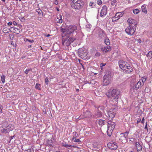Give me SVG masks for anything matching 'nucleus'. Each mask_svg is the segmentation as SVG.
<instances>
[{"instance_id": "nucleus-1", "label": "nucleus", "mask_w": 152, "mask_h": 152, "mask_svg": "<svg viewBox=\"0 0 152 152\" xmlns=\"http://www.w3.org/2000/svg\"><path fill=\"white\" fill-rule=\"evenodd\" d=\"M77 30V27L75 25H70L66 26L65 28H61V32H62L61 36L65 37L66 35H72L74 31Z\"/></svg>"}, {"instance_id": "nucleus-2", "label": "nucleus", "mask_w": 152, "mask_h": 152, "mask_svg": "<svg viewBox=\"0 0 152 152\" xmlns=\"http://www.w3.org/2000/svg\"><path fill=\"white\" fill-rule=\"evenodd\" d=\"M107 95L109 98H111L112 99L118 103V99L120 94V91L117 89H114L111 91L110 94L109 93Z\"/></svg>"}, {"instance_id": "nucleus-3", "label": "nucleus", "mask_w": 152, "mask_h": 152, "mask_svg": "<svg viewBox=\"0 0 152 152\" xmlns=\"http://www.w3.org/2000/svg\"><path fill=\"white\" fill-rule=\"evenodd\" d=\"M133 19L132 18H129L127 20V22L129 24V28L127 27L125 31L128 34L132 35L133 34L132 29L133 27L132 24L133 23Z\"/></svg>"}, {"instance_id": "nucleus-4", "label": "nucleus", "mask_w": 152, "mask_h": 152, "mask_svg": "<svg viewBox=\"0 0 152 152\" xmlns=\"http://www.w3.org/2000/svg\"><path fill=\"white\" fill-rule=\"evenodd\" d=\"M80 50H78V54L79 56L84 60H88L90 58V55L88 54V52L85 50L80 52Z\"/></svg>"}, {"instance_id": "nucleus-5", "label": "nucleus", "mask_w": 152, "mask_h": 152, "mask_svg": "<svg viewBox=\"0 0 152 152\" xmlns=\"http://www.w3.org/2000/svg\"><path fill=\"white\" fill-rule=\"evenodd\" d=\"M71 35H67L65 36V45L68 47L76 39V38L72 37H70Z\"/></svg>"}, {"instance_id": "nucleus-6", "label": "nucleus", "mask_w": 152, "mask_h": 152, "mask_svg": "<svg viewBox=\"0 0 152 152\" xmlns=\"http://www.w3.org/2000/svg\"><path fill=\"white\" fill-rule=\"evenodd\" d=\"M14 129L13 125L12 124H8L6 128H3L1 130L2 133L7 134L10 131H12Z\"/></svg>"}, {"instance_id": "nucleus-7", "label": "nucleus", "mask_w": 152, "mask_h": 152, "mask_svg": "<svg viewBox=\"0 0 152 152\" xmlns=\"http://www.w3.org/2000/svg\"><path fill=\"white\" fill-rule=\"evenodd\" d=\"M107 146L110 149L113 150H115L118 148L117 143L114 142H109L107 144Z\"/></svg>"}, {"instance_id": "nucleus-8", "label": "nucleus", "mask_w": 152, "mask_h": 152, "mask_svg": "<svg viewBox=\"0 0 152 152\" xmlns=\"http://www.w3.org/2000/svg\"><path fill=\"white\" fill-rule=\"evenodd\" d=\"M115 110H116L115 108L113 109H111L109 111L107 112V115L108 116L109 119L110 120H112L113 118L116 114V113L115 112Z\"/></svg>"}, {"instance_id": "nucleus-9", "label": "nucleus", "mask_w": 152, "mask_h": 152, "mask_svg": "<svg viewBox=\"0 0 152 152\" xmlns=\"http://www.w3.org/2000/svg\"><path fill=\"white\" fill-rule=\"evenodd\" d=\"M111 78L110 77L104 75L103 77V83L105 85H107L109 84L111 81Z\"/></svg>"}, {"instance_id": "nucleus-10", "label": "nucleus", "mask_w": 152, "mask_h": 152, "mask_svg": "<svg viewBox=\"0 0 152 152\" xmlns=\"http://www.w3.org/2000/svg\"><path fill=\"white\" fill-rule=\"evenodd\" d=\"M76 9L79 10L82 8L84 5V2L83 1H77L76 2Z\"/></svg>"}, {"instance_id": "nucleus-11", "label": "nucleus", "mask_w": 152, "mask_h": 152, "mask_svg": "<svg viewBox=\"0 0 152 152\" xmlns=\"http://www.w3.org/2000/svg\"><path fill=\"white\" fill-rule=\"evenodd\" d=\"M115 123L114 122H113L109 126H107V134L109 136H111V134L110 133H108L109 131L110 130L111 132L112 130H113L115 127Z\"/></svg>"}, {"instance_id": "nucleus-12", "label": "nucleus", "mask_w": 152, "mask_h": 152, "mask_svg": "<svg viewBox=\"0 0 152 152\" xmlns=\"http://www.w3.org/2000/svg\"><path fill=\"white\" fill-rule=\"evenodd\" d=\"M123 71L124 73H129L132 71V67H119Z\"/></svg>"}, {"instance_id": "nucleus-13", "label": "nucleus", "mask_w": 152, "mask_h": 152, "mask_svg": "<svg viewBox=\"0 0 152 152\" xmlns=\"http://www.w3.org/2000/svg\"><path fill=\"white\" fill-rule=\"evenodd\" d=\"M107 7L106 5H104L102 7V9L100 13V16L103 17L107 14Z\"/></svg>"}, {"instance_id": "nucleus-14", "label": "nucleus", "mask_w": 152, "mask_h": 152, "mask_svg": "<svg viewBox=\"0 0 152 152\" xmlns=\"http://www.w3.org/2000/svg\"><path fill=\"white\" fill-rule=\"evenodd\" d=\"M83 114L85 118L90 117L91 116V113L88 110H83Z\"/></svg>"}, {"instance_id": "nucleus-15", "label": "nucleus", "mask_w": 152, "mask_h": 152, "mask_svg": "<svg viewBox=\"0 0 152 152\" xmlns=\"http://www.w3.org/2000/svg\"><path fill=\"white\" fill-rule=\"evenodd\" d=\"M118 64L120 66H128L127 64V62L124 61L123 60H121L118 61Z\"/></svg>"}, {"instance_id": "nucleus-16", "label": "nucleus", "mask_w": 152, "mask_h": 152, "mask_svg": "<svg viewBox=\"0 0 152 152\" xmlns=\"http://www.w3.org/2000/svg\"><path fill=\"white\" fill-rule=\"evenodd\" d=\"M135 147L134 149H136L137 151L141 150V146L139 142L137 141H135Z\"/></svg>"}, {"instance_id": "nucleus-17", "label": "nucleus", "mask_w": 152, "mask_h": 152, "mask_svg": "<svg viewBox=\"0 0 152 152\" xmlns=\"http://www.w3.org/2000/svg\"><path fill=\"white\" fill-rule=\"evenodd\" d=\"M144 83L143 82H141L140 80L135 85V88H138L140 86H142L144 85Z\"/></svg>"}, {"instance_id": "nucleus-18", "label": "nucleus", "mask_w": 152, "mask_h": 152, "mask_svg": "<svg viewBox=\"0 0 152 152\" xmlns=\"http://www.w3.org/2000/svg\"><path fill=\"white\" fill-rule=\"evenodd\" d=\"M141 9L142 12H143L145 14L147 13L146 6L144 4L142 6Z\"/></svg>"}, {"instance_id": "nucleus-19", "label": "nucleus", "mask_w": 152, "mask_h": 152, "mask_svg": "<svg viewBox=\"0 0 152 152\" xmlns=\"http://www.w3.org/2000/svg\"><path fill=\"white\" fill-rule=\"evenodd\" d=\"M105 34V32L103 30H102L99 32V37L102 38L104 37L103 34Z\"/></svg>"}, {"instance_id": "nucleus-20", "label": "nucleus", "mask_w": 152, "mask_h": 152, "mask_svg": "<svg viewBox=\"0 0 152 152\" xmlns=\"http://www.w3.org/2000/svg\"><path fill=\"white\" fill-rule=\"evenodd\" d=\"M104 43L107 45H110V41L108 37H106L104 40Z\"/></svg>"}, {"instance_id": "nucleus-21", "label": "nucleus", "mask_w": 152, "mask_h": 152, "mask_svg": "<svg viewBox=\"0 0 152 152\" xmlns=\"http://www.w3.org/2000/svg\"><path fill=\"white\" fill-rule=\"evenodd\" d=\"M128 133L126 132H125L123 133H122L121 134L122 135L121 137H122V138H121V139H120L121 140H123V139H126V137L127 136V134Z\"/></svg>"}, {"instance_id": "nucleus-22", "label": "nucleus", "mask_w": 152, "mask_h": 152, "mask_svg": "<svg viewBox=\"0 0 152 152\" xmlns=\"http://www.w3.org/2000/svg\"><path fill=\"white\" fill-rule=\"evenodd\" d=\"M53 142V141L51 139H48L47 140V144L48 145H49L50 146H52V144Z\"/></svg>"}, {"instance_id": "nucleus-23", "label": "nucleus", "mask_w": 152, "mask_h": 152, "mask_svg": "<svg viewBox=\"0 0 152 152\" xmlns=\"http://www.w3.org/2000/svg\"><path fill=\"white\" fill-rule=\"evenodd\" d=\"M8 125V122L6 121H5L2 123L1 127L3 128H6Z\"/></svg>"}, {"instance_id": "nucleus-24", "label": "nucleus", "mask_w": 152, "mask_h": 152, "mask_svg": "<svg viewBox=\"0 0 152 152\" xmlns=\"http://www.w3.org/2000/svg\"><path fill=\"white\" fill-rule=\"evenodd\" d=\"M102 113L100 111H99L97 110V113L95 115L97 118H99L102 116Z\"/></svg>"}, {"instance_id": "nucleus-25", "label": "nucleus", "mask_w": 152, "mask_h": 152, "mask_svg": "<svg viewBox=\"0 0 152 152\" xmlns=\"http://www.w3.org/2000/svg\"><path fill=\"white\" fill-rule=\"evenodd\" d=\"M104 107L103 106H99L97 108V110L99 111H100L102 113L104 111Z\"/></svg>"}, {"instance_id": "nucleus-26", "label": "nucleus", "mask_w": 152, "mask_h": 152, "mask_svg": "<svg viewBox=\"0 0 152 152\" xmlns=\"http://www.w3.org/2000/svg\"><path fill=\"white\" fill-rule=\"evenodd\" d=\"M106 73L104 75H106L108 77H110L111 78V71L109 70L106 71L105 72Z\"/></svg>"}, {"instance_id": "nucleus-27", "label": "nucleus", "mask_w": 152, "mask_h": 152, "mask_svg": "<svg viewBox=\"0 0 152 152\" xmlns=\"http://www.w3.org/2000/svg\"><path fill=\"white\" fill-rule=\"evenodd\" d=\"M63 146L64 147L66 148H68L69 149H71V148H69V147H76L74 145H71L67 144H66V143H65V144H64V143H63Z\"/></svg>"}, {"instance_id": "nucleus-28", "label": "nucleus", "mask_w": 152, "mask_h": 152, "mask_svg": "<svg viewBox=\"0 0 152 152\" xmlns=\"http://www.w3.org/2000/svg\"><path fill=\"white\" fill-rule=\"evenodd\" d=\"M132 86V81L131 82V86H130V91H129V94H130V96L132 97L133 96V92L132 90L133 91Z\"/></svg>"}, {"instance_id": "nucleus-29", "label": "nucleus", "mask_w": 152, "mask_h": 152, "mask_svg": "<svg viewBox=\"0 0 152 152\" xmlns=\"http://www.w3.org/2000/svg\"><path fill=\"white\" fill-rule=\"evenodd\" d=\"M98 123L100 125L102 126L104 124V120L102 119L99 120Z\"/></svg>"}, {"instance_id": "nucleus-30", "label": "nucleus", "mask_w": 152, "mask_h": 152, "mask_svg": "<svg viewBox=\"0 0 152 152\" xmlns=\"http://www.w3.org/2000/svg\"><path fill=\"white\" fill-rule=\"evenodd\" d=\"M148 59H150L152 58V52L149 51L147 55Z\"/></svg>"}, {"instance_id": "nucleus-31", "label": "nucleus", "mask_w": 152, "mask_h": 152, "mask_svg": "<svg viewBox=\"0 0 152 152\" xmlns=\"http://www.w3.org/2000/svg\"><path fill=\"white\" fill-rule=\"evenodd\" d=\"M140 12V10H138L137 9L134 10V14H137Z\"/></svg>"}, {"instance_id": "nucleus-32", "label": "nucleus", "mask_w": 152, "mask_h": 152, "mask_svg": "<svg viewBox=\"0 0 152 152\" xmlns=\"http://www.w3.org/2000/svg\"><path fill=\"white\" fill-rule=\"evenodd\" d=\"M75 138H76L75 137H73L72 138V140H74V141L75 142H81V141L79 139H76Z\"/></svg>"}, {"instance_id": "nucleus-33", "label": "nucleus", "mask_w": 152, "mask_h": 152, "mask_svg": "<svg viewBox=\"0 0 152 152\" xmlns=\"http://www.w3.org/2000/svg\"><path fill=\"white\" fill-rule=\"evenodd\" d=\"M3 31L5 33H8V28L7 27L4 28L3 30Z\"/></svg>"}, {"instance_id": "nucleus-34", "label": "nucleus", "mask_w": 152, "mask_h": 152, "mask_svg": "<svg viewBox=\"0 0 152 152\" xmlns=\"http://www.w3.org/2000/svg\"><path fill=\"white\" fill-rule=\"evenodd\" d=\"M76 4V2L75 3H71V7L73 8V9H76V5H75Z\"/></svg>"}, {"instance_id": "nucleus-35", "label": "nucleus", "mask_w": 152, "mask_h": 152, "mask_svg": "<svg viewBox=\"0 0 152 152\" xmlns=\"http://www.w3.org/2000/svg\"><path fill=\"white\" fill-rule=\"evenodd\" d=\"M40 86V85L37 83L36 84L35 87L36 89H38L39 90H41V88L39 87V86Z\"/></svg>"}, {"instance_id": "nucleus-36", "label": "nucleus", "mask_w": 152, "mask_h": 152, "mask_svg": "<svg viewBox=\"0 0 152 152\" xmlns=\"http://www.w3.org/2000/svg\"><path fill=\"white\" fill-rule=\"evenodd\" d=\"M106 48L107 49L105 51L106 53L110 51L111 50V48L110 46H106Z\"/></svg>"}, {"instance_id": "nucleus-37", "label": "nucleus", "mask_w": 152, "mask_h": 152, "mask_svg": "<svg viewBox=\"0 0 152 152\" xmlns=\"http://www.w3.org/2000/svg\"><path fill=\"white\" fill-rule=\"evenodd\" d=\"M1 80L2 83H4L5 82V77L4 75H2L1 77Z\"/></svg>"}, {"instance_id": "nucleus-38", "label": "nucleus", "mask_w": 152, "mask_h": 152, "mask_svg": "<svg viewBox=\"0 0 152 152\" xmlns=\"http://www.w3.org/2000/svg\"><path fill=\"white\" fill-rule=\"evenodd\" d=\"M24 40L25 41H28L31 43H33L34 42V40L33 39L29 40L27 39H24Z\"/></svg>"}, {"instance_id": "nucleus-39", "label": "nucleus", "mask_w": 152, "mask_h": 152, "mask_svg": "<svg viewBox=\"0 0 152 152\" xmlns=\"http://www.w3.org/2000/svg\"><path fill=\"white\" fill-rule=\"evenodd\" d=\"M60 19H59L57 18V19L58 20H57V21L59 23H62V20L61 19V16L60 15Z\"/></svg>"}, {"instance_id": "nucleus-40", "label": "nucleus", "mask_w": 152, "mask_h": 152, "mask_svg": "<svg viewBox=\"0 0 152 152\" xmlns=\"http://www.w3.org/2000/svg\"><path fill=\"white\" fill-rule=\"evenodd\" d=\"M31 70V68L29 69H26L25 70L24 72L25 73L27 74L28 73L29 71Z\"/></svg>"}, {"instance_id": "nucleus-41", "label": "nucleus", "mask_w": 152, "mask_h": 152, "mask_svg": "<svg viewBox=\"0 0 152 152\" xmlns=\"http://www.w3.org/2000/svg\"><path fill=\"white\" fill-rule=\"evenodd\" d=\"M37 12L39 14H41L42 13L43 14L42 10L40 9H38Z\"/></svg>"}, {"instance_id": "nucleus-42", "label": "nucleus", "mask_w": 152, "mask_h": 152, "mask_svg": "<svg viewBox=\"0 0 152 152\" xmlns=\"http://www.w3.org/2000/svg\"><path fill=\"white\" fill-rule=\"evenodd\" d=\"M101 50L103 52H105V51L106 49H107L106 48V47H102L101 48Z\"/></svg>"}, {"instance_id": "nucleus-43", "label": "nucleus", "mask_w": 152, "mask_h": 152, "mask_svg": "<svg viewBox=\"0 0 152 152\" xmlns=\"http://www.w3.org/2000/svg\"><path fill=\"white\" fill-rule=\"evenodd\" d=\"M146 80V78L145 77H142V79L141 80V82H145Z\"/></svg>"}, {"instance_id": "nucleus-44", "label": "nucleus", "mask_w": 152, "mask_h": 152, "mask_svg": "<svg viewBox=\"0 0 152 152\" xmlns=\"http://www.w3.org/2000/svg\"><path fill=\"white\" fill-rule=\"evenodd\" d=\"M62 44L63 45H64L65 42V37H62Z\"/></svg>"}, {"instance_id": "nucleus-45", "label": "nucleus", "mask_w": 152, "mask_h": 152, "mask_svg": "<svg viewBox=\"0 0 152 152\" xmlns=\"http://www.w3.org/2000/svg\"><path fill=\"white\" fill-rule=\"evenodd\" d=\"M117 2L116 0H113L111 2V5L114 6Z\"/></svg>"}, {"instance_id": "nucleus-46", "label": "nucleus", "mask_w": 152, "mask_h": 152, "mask_svg": "<svg viewBox=\"0 0 152 152\" xmlns=\"http://www.w3.org/2000/svg\"><path fill=\"white\" fill-rule=\"evenodd\" d=\"M97 3L98 4L100 5L102 4V2L101 0H98L97 1Z\"/></svg>"}, {"instance_id": "nucleus-47", "label": "nucleus", "mask_w": 152, "mask_h": 152, "mask_svg": "<svg viewBox=\"0 0 152 152\" xmlns=\"http://www.w3.org/2000/svg\"><path fill=\"white\" fill-rule=\"evenodd\" d=\"M108 119L109 120V121H108V122H107V123H108V125H107V126H109L113 122L111 121V120H110V119Z\"/></svg>"}, {"instance_id": "nucleus-48", "label": "nucleus", "mask_w": 152, "mask_h": 152, "mask_svg": "<svg viewBox=\"0 0 152 152\" xmlns=\"http://www.w3.org/2000/svg\"><path fill=\"white\" fill-rule=\"evenodd\" d=\"M45 84L46 85H47L48 84L49 81H48V78L47 77H46L45 79Z\"/></svg>"}, {"instance_id": "nucleus-49", "label": "nucleus", "mask_w": 152, "mask_h": 152, "mask_svg": "<svg viewBox=\"0 0 152 152\" xmlns=\"http://www.w3.org/2000/svg\"><path fill=\"white\" fill-rule=\"evenodd\" d=\"M145 130L146 131H147V132H148V129L147 127V123L146 124V125H145Z\"/></svg>"}, {"instance_id": "nucleus-50", "label": "nucleus", "mask_w": 152, "mask_h": 152, "mask_svg": "<svg viewBox=\"0 0 152 152\" xmlns=\"http://www.w3.org/2000/svg\"><path fill=\"white\" fill-rule=\"evenodd\" d=\"M100 53L99 52H97L95 54V56H99L100 55Z\"/></svg>"}, {"instance_id": "nucleus-51", "label": "nucleus", "mask_w": 152, "mask_h": 152, "mask_svg": "<svg viewBox=\"0 0 152 152\" xmlns=\"http://www.w3.org/2000/svg\"><path fill=\"white\" fill-rule=\"evenodd\" d=\"M107 100H105L103 102V104L106 107H107Z\"/></svg>"}, {"instance_id": "nucleus-52", "label": "nucleus", "mask_w": 152, "mask_h": 152, "mask_svg": "<svg viewBox=\"0 0 152 152\" xmlns=\"http://www.w3.org/2000/svg\"><path fill=\"white\" fill-rule=\"evenodd\" d=\"M106 64V63H101L100 64V66H104Z\"/></svg>"}, {"instance_id": "nucleus-53", "label": "nucleus", "mask_w": 152, "mask_h": 152, "mask_svg": "<svg viewBox=\"0 0 152 152\" xmlns=\"http://www.w3.org/2000/svg\"><path fill=\"white\" fill-rule=\"evenodd\" d=\"M2 106L0 104V113L2 112Z\"/></svg>"}, {"instance_id": "nucleus-54", "label": "nucleus", "mask_w": 152, "mask_h": 152, "mask_svg": "<svg viewBox=\"0 0 152 152\" xmlns=\"http://www.w3.org/2000/svg\"><path fill=\"white\" fill-rule=\"evenodd\" d=\"M121 16H120V15H118L117 16V18L116 19H115V20H114V21H115L116 20H118V19H119V18L120 17V16H122V14H121Z\"/></svg>"}, {"instance_id": "nucleus-55", "label": "nucleus", "mask_w": 152, "mask_h": 152, "mask_svg": "<svg viewBox=\"0 0 152 152\" xmlns=\"http://www.w3.org/2000/svg\"><path fill=\"white\" fill-rule=\"evenodd\" d=\"M98 91L96 90H95V94H96V95L97 96H99V94H97V93H98Z\"/></svg>"}, {"instance_id": "nucleus-56", "label": "nucleus", "mask_w": 152, "mask_h": 152, "mask_svg": "<svg viewBox=\"0 0 152 152\" xmlns=\"http://www.w3.org/2000/svg\"><path fill=\"white\" fill-rule=\"evenodd\" d=\"M133 138H130V143L131 144H132V142H133Z\"/></svg>"}, {"instance_id": "nucleus-57", "label": "nucleus", "mask_w": 152, "mask_h": 152, "mask_svg": "<svg viewBox=\"0 0 152 152\" xmlns=\"http://www.w3.org/2000/svg\"><path fill=\"white\" fill-rule=\"evenodd\" d=\"M11 44L12 45H13V47H16V43H15V45H14V43H13V42H11Z\"/></svg>"}, {"instance_id": "nucleus-58", "label": "nucleus", "mask_w": 152, "mask_h": 152, "mask_svg": "<svg viewBox=\"0 0 152 152\" xmlns=\"http://www.w3.org/2000/svg\"><path fill=\"white\" fill-rule=\"evenodd\" d=\"M142 41L140 39H138L137 40V42L139 43H140Z\"/></svg>"}, {"instance_id": "nucleus-59", "label": "nucleus", "mask_w": 152, "mask_h": 152, "mask_svg": "<svg viewBox=\"0 0 152 152\" xmlns=\"http://www.w3.org/2000/svg\"><path fill=\"white\" fill-rule=\"evenodd\" d=\"M7 24L8 26H11L12 25V23L11 22H10L7 23Z\"/></svg>"}, {"instance_id": "nucleus-60", "label": "nucleus", "mask_w": 152, "mask_h": 152, "mask_svg": "<svg viewBox=\"0 0 152 152\" xmlns=\"http://www.w3.org/2000/svg\"><path fill=\"white\" fill-rule=\"evenodd\" d=\"M15 137V135H14L13 136H11L9 138L10 139V141L13 139V137Z\"/></svg>"}, {"instance_id": "nucleus-61", "label": "nucleus", "mask_w": 152, "mask_h": 152, "mask_svg": "<svg viewBox=\"0 0 152 152\" xmlns=\"http://www.w3.org/2000/svg\"><path fill=\"white\" fill-rule=\"evenodd\" d=\"M94 4V3H91L90 2L89 4V5L91 6H93Z\"/></svg>"}, {"instance_id": "nucleus-62", "label": "nucleus", "mask_w": 152, "mask_h": 152, "mask_svg": "<svg viewBox=\"0 0 152 152\" xmlns=\"http://www.w3.org/2000/svg\"><path fill=\"white\" fill-rule=\"evenodd\" d=\"M144 117L142 119V120L141 121V123H142V124H143L144 123Z\"/></svg>"}, {"instance_id": "nucleus-63", "label": "nucleus", "mask_w": 152, "mask_h": 152, "mask_svg": "<svg viewBox=\"0 0 152 152\" xmlns=\"http://www.w3.org/2000/svg\"><path fill=\"white\" fill-rule=\"evenodd\" d=\"M91 26V25L90 24H88V25H87L86 26L87 28H91V27H90Z\"/></svg>"}, {"instance_id": "nucleus-64", "label": "nucleus", "mask_w": 152, "mask_h": 152, "mask_svg": "<svg viewBox=\"0 0 152 152\" xmlns=\"http://www.w3.org/2000/svg\"><path fill=\"white\" fill-rule=\"evenodd\" d=\"M141 119L139 118L138 119V120H137V124L139 123L141 121Z\"/></svg>"}]
</instances>
